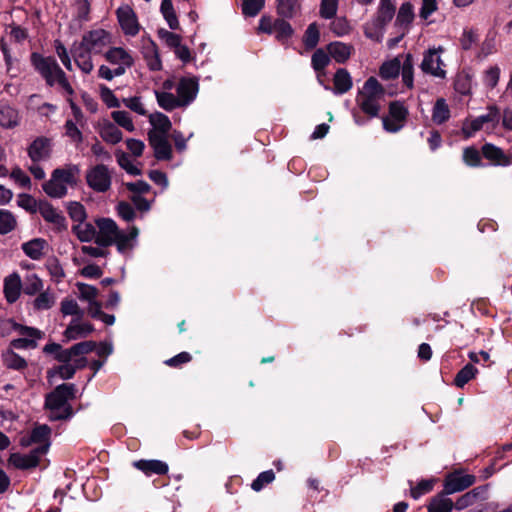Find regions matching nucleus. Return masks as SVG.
<instances>
[{
    "label": "nucleus",
    "mask_w": 512,
    "mask_h": 512,
    "mask_svg": "<svg viewBox=\"0 0 512 512\" xmlns=\"http://www.w3.org/2000/svg\"><path fill=\"white\" fill-rule=\"evenodd\" d=\"M97 227L96 244L102 247L116 245L121 254L130 252L137 243L139 230L129 227L126 231L119 229L116 222L110 218H99L95 221Z\"/></svg>",
    "instance_id": "1"
},
{
    "label": "nucleus",
    "mask_w": 512,
    "mask_h": 512,
    "mask_svg": "<svg viewBox=\"0 0 512 512\" xmlns=\"http://www.w3.org/2000/svg\"><path fill=\"white\" fill-rule=\"evenodd\" d=\"M74 384L58 385L46 396L45 407L49 410L51 420H66L72 417L73 410L69 400L75 398Z\"/></svg>",
    "instance_id": "2"
},
{
    "label": "nucleus",
    "mask_w": 512,
    "mask_h": 512,
    "mask_svg": "<svg viewBox=\"0 0 512 512\" xmlns=\"http://www.w3.org/2000/svg\"><path fill=\"white\" fill-rule=\"evenodd\" d=\"M31 63L36 71L45 79L49 86L59 85L68 95L74 93L64 71L52 57H44L38 53L31 54Z\"/></svg>",
    "instance_id": "3"
},
{
    "label": "nucleus",
    "mask_w": 512,
    "mask_h": 512,
    "mask_svg": "<svg viewBox=\"0 0 512 512\" xmlns=\"http://www.w3.org/2000/svg\"><path fill=\"white\" fill-rule=\"evenodd\" d=\"M384 95L385 91L383 86L375 77H370L359 91L356 102L365 114L374 118L379 115L381 101H383Z\"/></svg>",
    "instance_id": "4"
},
{
    "label": "nucleus",
    "mask_w": 512,
    "mask_h": 512,
    "mask_svg": "<svg viewBox=\"0 0 512 512\" xmlns=\"http://www.w3.org/2000/svg\"><path fill=\"white\" fill-rule=\"evenodd\" d=\"M396 6L391 0H380L376 13L371 20L364 24V35L375 42H381L385 28L393 19Z\"/></svg>",
    "instance_id": "5"
},
{
    "label": "nucleus",
    "mask_w": 512,
    "mask_h": 512,
    "mask_svg": "<svg viewBox=\"0 0 512 512\" xmlns=\"http://www.w3.org/2000/svg\"><path fill=\"white\" fill-rule=\"evenodd\" d=\"M78 174L77 166L55 169L50 180L43 184V190L52 198H62L67 194L68 186L76 184Z\"/></svg>",
    "instance_id": "6"
},
{
    "label": "nucleus",
    "mask_w": 512,
    "mask_h": 512,
    "mask_svg": "<svg viewBox=\"0 0 512 512\" xmlns=\"http://www.w3.org/2000/svg\"><path fill=\"white\" fill-rule=\"evenodd\" d=\"M3 326L7 330H13L18 333L19 337L10 342V347L13 349H35L38 346V341L44 338V332L29 326H24L8 319L3 322Z\"/></svg>",
    "instance_id": "7"
},
{
    "label": "nucleus",
    "mask_w": 512,
    "mask_h": 512,
    "mask_svg": "<svg viewBox=\"0 0 512 512\" xmlns=\"http://www.w3.org/2000/svg\"><path fill=\"white\" fill-rule=\"evenodd\" d=\"M499 120V110L496 107L491 106L488 108L487 113L473 119H467L463 123V134L465 135L466 138H470L480 130L492 132L497 127Z\"/></svg>",
    "instance_id": "8"
},
{
    "label": "nucleus",
    "mask_w": 512,
    "mask_h": 512,
    "mask_svg": "<svg viewBox=\"0 0 512 512\" xmlns=\"http://www.w3.org/2000/svg\"><path fill=\"white\" fill-rule=\"evenodd\" d=\"M112 34L102 28L94 29L86 32L81 39V47L87 49L94 55L103 54L104 51L112 44Z\"/></svg>",
    "instance_id": "9"
},
{
    "label": "nucleus",
    "mask_w": 512,
    "mask_h": 512,
    "mask_svg": "<svg viewBox=\"0 0 512 512\" xmlns=\"http://www.w3.org/2000/svg\"><path fill=\"white\" fill-rule=\"evenodd\" d=\"M96 347L93 341H84L73 345L68 349H63L58 343H48L44 346L43 352L46 354H53L57 361H68L72 356H77L79 353H90Z\"/></svg>",
    "instance_id": "10"
},
{
    "label": "nucleus",
    "mask_w": 512,
    "mask_h": 512,
    "mask_svg": "<svg viewBox=\"0 0 512 512\" xmlns=\"http://www.w3.org/2000/svg\"><path fill=\"white\" fill-rule=\"evenodd\" d=\"M442 47L428 49L423 54L420 68L423 73L444 79L446 77L445 64L441 58Z\"/></svg>",
    "instance_id": "11"
},
{
    "label": "nucleus",
    "mask_w": 512,
    "mask_h": 512,
    "mask_svg": "<svg viewBox=\"0 0 512 512\" xmlns=\"http://www.w3.org/2000/svg\"><path fill=\"white\" fill-rule=\"evenodd\" d=\"M88 353H79L77 356L69 357L68 361H59L61 364L53 369L48 370V378L59 377L67 380L71 379L77 370L84 368L87 365L86 355Z\"/></svg>",
    "instance_id": "12"
},
{
    "label": "nucleus",
    "mask_w": 512,
    "mask_h": 512,
    "mask_svg": "<svg viewBox=\"0 0 512 512\" xmlns=\"http://www.w3.org/2000/svg\"><path fill=\"white\" fill-rule=\"evenodd\" d=\"M50 433L51 429L47 425H38L30 433L23 434L19 439V444L24 448L37 445L34 450L45 448L46 454L50 446Z\"/></svg>",
    "instance_id": "13"
},
{
    "label": "nucleus",
    "mask_w": 512,
    "mask_h": 512,
    "mask_svg": "<svg viewBox=\"0 0 512 512\" xmlns=\"http://www.w3.org/2000/svg\"><path fill=\"white\" fill-rule=\"evenodd\" d=\"M86 181L88 186L96 192H106L111 186V174L109 169L99 164L87 171Z\"/></svg>",
    "instance_id": "14"
},
{
    "label": "nucleus",
    "mask_w": 512,
    "mask_h": 512,
    "mask_svg": "<svg viewBox=\"0 0 512 512\" xmlns=\"http://www.w3.org/2000/svg\"><path fill=\"white\" fill-rule=\"evenodd\" d=\"M119 25L126 36L134 37L140 31L137 15L131 6L124 4L116 10Z\"/></svg>",
    "instance_id": "15"
},
{
    "label": "nucleus",
    "mask_w": 512,
    "mask_h": 512,
    "mask_svg": "<svg viewBox=\"0 0 512 512\" xmlns=\"http://www.w3.org/2000/svg\"><path fill=\"white\" fill-rule=\"evenodd\" d=\"M408 111L400 102H392L389 106V116L383 118V127L387 132L400 131L406 121Z\"/></svg>",
    "instance_id": "16"
},
{
    "label": "nucleus",
    "mask_w": 512,
    "mask_h": 512,
    "mask_svg": "<svg viewBox=\"0 0 512 512\" xmlns=\"http://www.w3.org/2000/svg\"><path fill=\"white\" fill-rule=\"evenodd\" d=\"M108 63L115 66V69L122 71V75L134 65V58L131 53L122 47H110L104 53Z\"/></svg>",
    "instance_id": "17"
},
{
    "label": "nucleus",
    "mask_w": 512,
    "mask_h": 512,
    "mask_svg": "<svg viewBox=\"0 0 512 512\" xmlns=\"http://www.w3.org/2000/svg\"><path fill=\"white\" fill-rule=\"evenodd\" d=\"M413 19L414 10L412 4L409 2L403 3L398 10L395 20V27L398 28L401 34L398 38L389 40L390 47L395 46L400 41V39L405 35Z\"/></svg>",
    "instance_id": "18"
},
{
    "label": "nucleus",
    "mask_w": 512,
    "mask_h": 512,
    "mask_svg": "<svg viewBox=\"0 0 512 512\" xmlns=\"http://www.w3.org/2000/svg\"><path fill=\"white\" fill-rule=\"evenodd\" d=\"M198 89V81L195 78L183 77L179 80L176 92L183 107H187L195 100Z\"/></svg>",
    "instance_id": "19"
},
{
    "label": "nucleus",
    "mask_w": 512,
    "mask_h": 512,
    "mask_svg": "<svg viewBox=\"0 0 512 512\" xmlns=\"http://www.w3.org/2000/svg\"><path fill=\"white\" fill-rule=\"evenodd\" d=\"M45 454V448L32 450L29 454L12 453L8 463L21 470L35 468L40 462V457Z\"/></svg>",
    "instance_id": "20"
},
{
    "label": "nucleus",
    "mask_w": 512,
    "mask_h": 512,
    "mask_svg": "<svg viewBox=\"0 0 512 512\" xmlns=\"http://www.w3.org/2000/svg\"><path fill=\"white\" fill-rule=\"evenodd\" d=\"M476 482L474 475L449 474L444 481V494L461 492Z\"/></svg>",
    "instance_id": "21"
},
{
    "label": "nucleus",
    "mask_w": 512,
    "mask_h": 512,
    "mask_svg": "<svg viewBox=\"0 0 512 512\" xmlns=\"http://www.w3.org/2000/svg\"><path fill=\"white\" fill-rule=\"evenodd\" d=\"M149 144L153 148L154 156L157 160H171L172 146L169 142L168 135L148 134Z\"/></svg>",
    "instance_id": "22"
},
{
    "label": "nucleus",
    "mask_w": 512,
    "mask_h": 512,
    "mask_svg": "<svg viewBox=\"0 0 512 512\" xmlns=\"http://www.w3.org/2000/svg\"><path fill=\"white\" fill-rule=\"evenodd\" d=\"M482 154L494 166L506 167L512 164V157L493 144L486 143L483 145Z\"/></svg>",
    "instance_id": "23"
},
{
    "label": "nucleus",
    "mask_w": 512,
    "mask_h": 512,
    "mask_svg": "<svg viewBox=\"0 0 512 512\" xmlns=\"http://www.w3.org/2000/svg\"><path fill=\"white\" fill-rule=\"evenodd\" d=\"M93 331L94 327L92 324L88 322H82L81 318L78 317L71 320L64 332V336L68 340H77L87 337Z\"/></svg>",
    "instance_id": "24"
},
{
    "label": "nucleus",
    "mask_w": 512,
    "mask_h": 512,
    "mask_svg": "<svg viewBox=\"0 0 512 512\" xmlns=\"http://www.w3.org/2000/svg\"><path fill=\"white\" fill-rule=\"evenodd\" d=\"M133 466L142 471L146 476L165 475L168 473L169 467L166 462L161 460H138L133 463Z\"/></svg>",
    "instance_id": "25"
},
{
    "label": "nucleus",
    "mask_w": 512,
    "mask_h": 512,
    "mask_svg": "<svg viewBox=\"0 0 512 512\" xmlns=\"http://www.w3.org/2000/svg\"><path fill=\"white\" fill-rule=\"evenodd\" d=\"M22 281L17 273H12L4 279V295L9 303L16 302L21 294Z\"/></svg>",
    "instance_id": "26"
},
{
    "label": "nucleus",
    "mask_w": 512,
    "mask_h": 512,
    "mask_svg": "<svg viewBox=\"0 0 512 512\" xmlns=\"http://www.w3.org/2000/svg\"><path fill=\"white\" fill-rule=\"evenodd\" d=\"M28 155L33 162L47 159L50 155V141L44 137L35 139L28 148Z\"/></svg>",
    "instance_id": "27"
},
{
    "label": "nucleus",
    "mask_w": 512,
    "mask_h": 512,
    "mask_svg": "<svg viewBox=\"0 0 512 512\" xmlns=\"http://www.w3.org/2000/svg\"><path fill=\"white\" fill-rule=\"evenodd\" d=\"M354 47L351 44L340 41L327 45V52L337 63H345L352 55Z\"/></svg>",
    "instance_id": "28"
},
{
    "label": "nucleus",
    "mask_w": 512,
    "mask_h": 512,
    "mask_svg": "<svg viewBox=\"0 0 512 512\" xmlns=\"http://www.w3.org/2000/svg\"><path fill=\"white\" fill-rule=\"evenodd\" d=\"M37 211L45 221L54 224L58 229L66 227L64 216L48 202H40Z\"/></svg>",
    "instance_id": "29"
},
{
    "label": "nucleus",
    "mask_w": 512,
    "mask_h": 512,
    "mask_svg": "<svg viewBox=\"0 0 512 512\" xmlns=\"http://www.w3.org/2000/svg\"><path fill=\"white\" fill-rule=\"evenodd\" d=\"M149 122L153 127V130L149 131L148 134L156 135H168L171 130L172 123L168 116L161 112H155L149 115Z\"/></svg>",
    "instance_id": "30"
},
{
    "label": "nucleus",
    "mask_w": 512,
    "mask_h": 512,
    "mask_svg": "<svg viewBox=\"0 0 512 512\" xmlns=\"http://www.w3.org/2000/svg\"><path fill=\"white\" fill-rule=\"evenodd\" d=\"M333 83L334 87L332 91L335 95H342L348 92L353 86L352 77L350 73L344 68H339L335 72Z\"/></svg>",
    "instance_id": "31"
},
{
    "label": "nucleus",
    "mask_w": 512,
    "mask_h": 512,
    "mask_svg": "<svg viewBox=\"0 0 512 512\" xmlns=\"http://www.w3.org/2000/svg\"><path fill=\"white\" fill-rule=\"evenodd\" d=\"M154 94L159 107L166 111H172L177 108H183L180 99L177 97V95H174L172 92L154 90Z\"/></svg>",
    "instance_id": "32"
},
{
    "label": "nucleus",
    "mask_w": 512,
    "mask_h": 512,
    "mask_svg": "<svg viewBox=\"0 0 512 512\" xmlns=\"http://www.w3.org/2000/svg\"><path fill=\"white\" fill-rule=\"evenodd\" d=\"M92 55L93 53H90L87 49H83L81 47V43L79 44L78 48L74 51V61L78 68L85 74H89L94 69V64L92 62Z\"/></svg>",
    "instance_id": "33"
},
{
    "label": "nucleus",
    "mask_w": 512,
    "mask_h": 512,
    "mask_svg": "<svg viewBox=\"0 0 512 512\" xmlns=\"http://www.w3.org/2000/svg\"><path fill=\"white\" fill-rule=\"evenodd\" d=\"M331 56L329 53H326L323 49H317L311 58V64L313 69L318 72V81L326 90H330L328 85H325L321 79L320 72L323 71L330 63Z\"/></svg>",
    "instance_id": "34"
},
{
    "label": "nucleus",
    "mask_w": 512,
    "mask_h": 512,
    "mask_svg": "<svg viewBox=\"0 0 512 512\" xmlns=\"http://www.w3.org/2000/svg\"><path fill=\"white\" fill-rule=\"evenodd\" d=\"M143 56L147 67L151 71H160L162 69V61L160 59L158 49L153 41H150L143 48Z\"/></svg>",
    "instance_id": "35"
},
{
    "label": "nucleus",
    "mask_w": 512,
    "mask_h": 512,
    "mask_svg": "<svg viewBox=\"0 0 512 512\" xmlns=\"http://www.w3.org/2000/svg\"><path fill=\"white\" fill-rule=\"evenodd\" d=\"M401 58H403V55L385 61L379 69L380 77L384 80H391L397 78L400 74L402 64Z\"/></svg>",
    "instance_id": "36"
},
{
    "label": "nucleus",
    "mask_w": 512,
    "mask_h": 512,
    "mask_svg": "<svg viewBox=\"0 0 512 512\" xmlns=\"http://www.w3.org/2000/svg\"><path fill=\"white\" fill-rule=\"evenodd\" d=\"M73 232L81 242H90L97 238V227L88 222H80L73 226Z\"/></svg>",
    "instance_id": "37"
},
{
    "label": "nucleus",
    "mask_w": 512,
    "mask_h": 512,
    "mask_svg": "<svg viewBox=\"0 0 512 512\" xmlns=\"http://www.w3.org/2000/svg\"><path fill=\"white\" fill-rule=\"evenodd\" d=\"M400 72L403 84L408 89H412L414 86V63L410 53L403 55Z\"/></svg>",
    "instance_id": "38"
},
{
    "label": "nucleus",
    "mask_w": 512,
    "mask_h": 512,
    "mask_svg": "<svg viewBox=\"0 0 512 512\" xmlns=\"http://www.w3.org/2000/svg\"><path fill=\"white\" fill-rule=\"evenodd\" d=\"M46 241L41 238H35L22 244L23 252L33 260H39L44 254Z\"/></svg>",
    "instance_id": "39"
},
{
    "label": "nucleus",
    "mask_w": 512,
    "mask_h": 512,
    "mask_svg": "<svg viewBox=\"0 0 512 512\" xmlns=\"http://www.w3.org/2000/svg\"><path fill=\"white\" fill-rule=\"evenodd\" d=\"M19 123L18 112L7 104H0V125L3 128H14Z\"/></svg>",
    "instance_id": "40"
},
{
    "label": "nucleus",
    "mask_w": 512,
    "mask_h": 512,
    "mask_svg": "<svg viewBox=\"0 0 512 512\" xmlns=\"http://www.w3.org/2000/svg\"><path fill=\"white\" fill-rule=\"evenodd\" d=\"M3 363L8 369L17 371L24 370L27 367V361L15 353L13 348L6 350L3 354Z\"/></svg>",
    "instance_id": "41"
},
{
    "label": "nucleus",
    "mask_w": 512,
    "mask_h": 512,
    "mask_svg": "<svg viewBox=\"0 0 512 512\" xmlns=\"http://www.w3.org/2000/svg\"><path fill=\"white\" fill-rule=\"evenodd\" d=\"M22 290L24 294L34 296L43 290V281L36 274H28L24 278Z\"/></svg>",
    "instance_id": "42"
},
{
    "label": "nucleus",
    "mask_w": 512,
    "mask_h": 512,
    "mask_svg": "<svg viewBox=\"0 0 512 512\" xmlns=\"http://www.w3.org/2000/svg\"><path fill=\"white\" fill-rule=\"evenodd\" d=\"M453 506V501L450 498L446 497L445 494H439L431 499L428 512H451Z\"/></svg>",
    "instance_id": "43"
},
{
    "label": "nucleus",
    "mask_w": 512,
    "mask_h": 512,
    "mask_svg": "<svg viewBox=\"0 0 512 512\" xmlns=\"http://www.w3.org/2000/svg\"><path fill=\"white\" fill-rule=\"evenodd\" d=\"M450 118V109L445 99L439 98L436 100L433 111L432 120L436 124H443Z\"/></svg>",
    "instance_id": "44"
},
{
    "label": "nucleus",
    "mask_w": 512,
    "mask_h": 512,
    "mask_svg": "<svg viewBox=\"0 0 512 512\" xmlns=\"http://www.w3.org/2000/svg\"><path fill=\"white\" fill-rule=\"evenodd\" d=\"M101 138L110 144H117L122 140V132L112 123L104 124L100 129Z\"/></svg>",
    "instance_id": "45"
},
{
    "label": "nucleus",
    "mask_w": 512,
    "mask_h": 512,
    "mask_svg": "<svg viewBox=\"0 0 512 512\" xmlns=\"http://www.w3.org/2000/svg\"><path fill=\"white\" fill-rule=\"evenodd\" d=\"M435 479H422L416 486L412 485V481H409L410 495L413 499L417 500L421 496L431 492L433 490Z\"/></svg>",
    "instance_id": "46"
},
{
    "label": "nucleus",
    "mask_w": 512,
    "mask_h": 512,
    "mask_svg": "<svg viewBox=\"0 0 512 512\" xmlns=\"http://www.w3.org/2000/svg\"><path fill=\"white\" fill-rule=\"evenodd\" d=\"M478 373L476 367L472 364H466L455 376L454 384L458 388H463L470 380H472Z\"/></svg>",
    "instance_id": "47"
},
{
    "label": "nucleus",
    "mask_w": 512,
    "mask_h": 512,
    "mask_svg": "<svg viewBox=\"0 0 512 512\" xmlns=\"http://www.w3.org/2000/svg\"><path fill=\"white\" fill-rule=\"evenodd\" d=\"M55 304V296L52 292L46 290L38 293L33 300V308L38 311L48 310Z\"/></svg>",
    "instance_id": "48"
},
{
    "label": "nucleus",
    "mask_w": 512,
    "mask_h": 512,
    "mask_svg": "<svg viewBox=\"0 0 512 512\" xmlns=\"http://www.w3.org/2000/svg\"><path fill=\"white\" fill-rule=\"evenodd\" d=\"M160 10H161V13L163 14L165 20L167 21L169 27L173 30L178 29L179 21L176 16V13L174 11L172 1L171 0H162Z\"/></svg>",
    "instance_id": "49"
},
{
    "label": "nucleus",
    "mask_w": 512,
    "mask_h": 512,
    "mask_svg": "<svg viewBox=\"0 0 512 512\" xmlns=\"http://www.w3.org/2000/svg\"><path fill=\"white\" fill-rule=\"evenodd\" d=\"M276 39L281 43H286L293 34L291 25L283 19H276V25L274 26V32Z\"/></svg>",
    "instance_id": "50"
},
{
    "label": "nucleus",
    "mask_w": 512,
    "mask_h": 512,
    "mask_svg": "<svg viewBox=\"0 0 512 512\" xmlns=\"http://www.w3.org/2000/svg\"><path fill=\"white\" fill-rule=\"evenodd\" d=\"M112 119L116 124L124 128L125 130L132 132L135 129L133 120L130 114L125 110H117L111 113Z\"/></svg>",
    "instance_id": "51"
},
{
    "label": "nucleus",
    "mask_w": 512,
    "mask_h": 512,
    "mask_svg": "<svg viewBox=\"0 0 512 512\" xmlns=\"http://www.w3.org/2000/svg\"><path fill=\"white\" fill-rule=\"evenodd\" d=\"M99 95L108 108H119L122 104V101L116 97L114 92L105 85H99Z\"/></svg>",
    "instance_id": "52"
},
{
    "label": "nucleus",
    "mask_w": 512,
    "mask_h": 512,
    "mask_svg": "<svg viewBox=\"0 0 512 512\" xmlns=\"http://www.w3.org/2000/svg\"><path fill=\"white\" fill-rule=\"evenodd\" d=\"M320 38L319 29L316 23H311L305 31L303 43L307 49H313L317 46Z\"/></svg>",
    "instance_id": "53"
},
{
    "label": "nucleus",
    "mask_w": 512,
    "mask_h": 512,
    "mask_svg": "<svg viewBox=\"0 0 512 512\" xmlns=\"http://www.w3.org/2000/svg\"><path fill=\"white\" fill-rule=\"evenodd\" d=\"M16 227V219L14 215L7 211V210H1L0 211V234L4 235Z\"/></svg>",
    "instance_id": "54"
},
{
    "label": "nucleus",
    "mask_w": 512,
    "mask_h": 512,
    "mask_svg": "<svg viewBox=\"0 0 512 512\" xmlns=\"http://www.w3.org/2000/svg\"><path fill=\"white\" fill-rule=\"evenodd\" d=\"M46 268L52 280L57 283H59L65 277L64 269L60 264L59 260L56 258L49 259L46 262Z\"/></svg>",
    "instance_id": "55"
},
{
    "label": "nucleus",
    "mask_w": 512,
    "mask_h": 512,
    "mask_svg": "<svg viewBox=\"0 0 512 512\" xmlns=\"http://www.w3.org/2000/svg\"><path fill=\"white\" fill-rule=\"evenodd\" d=\"M463 161L471 167L482 165L481 153L475 147H466L463 151Z\"/></svg>",
    "instance_id": "56"
},
{
    "label": "nucleus",
    "mask_w": 512,
    "mask_h": 512,
    "mask_svg": "<svg viewBox=\"0 0 512 512\" xmlns=\"http://www.w3.org/2000/svg\"><path fill=\"white\" fill-rule=\"evenodd\" d=\"M122 104L141 116L147 115V110L145 109L142 99L139 96L123 98Z\"/></svg>",
    "instance_id": "57"
},
{
    "label": "nucleus",
    "mask_w": 512,
    "mask_h": 512,
    "mask_svg": "<svg viewBox=\"0 0 512 512\" xmlns=\"http://www.w3.org/2000/svg\"><path fill=\"white\" fill-rule=\"evenodd\" d=\"M68 214L75 222H83L86 219L84 206L79 202H69L67 205Z\"/></svg>",
    "instance_id": "58"
},
{
    "label": "nucleus",
    "mask_w": 512,
    "mask_h": 512,
    "mask_svg": "<svg viewBox=\"0 0 512 512\" xmlns=\"http://www.w3.org/2000/svg\"><path fill=\"white\" fill-rule=\"evenodd\" d=\"M338 10V0H321L320 16L325 19H332Z\"/></svg>",
    "instance_id": "59"
},
{
    "label": "nucleus",
    "mask_w": 512,
    "mask_h": 512,
    "mask_svg": "<svg viewBox=\"0 0 512 512\" xmlns=\"http://www.w3.org/2000/svg\"><path fill=\"white\" fill-rule=\"evenodd\" d=\"M61 312L63 315L77 316V318H82L84 314L78 303L73 299H64L61 302Z\"/></svg>",
    "instance_id": "60"
},
{
    "label": "nucleus",
    "mask_w": 512,
    "mask_h": 512,
    "mask_svg": "<svg viewBox=\"0 0 512 512\" xmlns=\"http://www.w3.org/2000/svg\"><path fill=\"white\" fill-rule=\"evenodd\" d=\"M275 478L272 470L261 472L258 477L252 482L251 488L254 491H260L265 485L271 483Z\"/></svg>",
    "instance_id": "61"
},
{
    "label": "nucleus",
    "mask_w": 512,
    "mask_h": 512,
    "mask_svg": "<svg viewBox=\"0 0 512 512\" xmlns=\"http://www.w3.org/2000/svg\"><path fill=\"white\" fill-rule=\"evenodd\" d=\"M264 6V0H243L242 11L245 15L254 17Z\"/></svg>",
    "instance_id": "62"
},
{
    "label": "nucleus",
    "mask_w": 512,
    "mask_h": 512,
    "mask_svg": "<svg viewBox=\"0 0 512 512\" xmlns=\"http://www.w3.org/2000/svg\"><path fill=\"white\" fill-rule=\"evenodd\" d=\"M17 204L19 207L32 213L36 212L39 206L35 198L29 194H19L17 197Z\"/></svg>",
    "instance_id": "63"
},
{
    "label": "nucleus",
    "mask_w": 512,
    "mask_h": 512,
    "mask_svg": "<svg viewBox=\"0 0 512 512\" xmlns=\"http://www.w3.org/2000/svg\"><path fill=\"white\" fill-rule=\"evenodd\" d=\"M117 162L124 170H126L131 175H139L140 169L137 168L131 161L130 157L123 153H117Z\"/></svg>",
    "instance_id": "64"
}]
</instances>
